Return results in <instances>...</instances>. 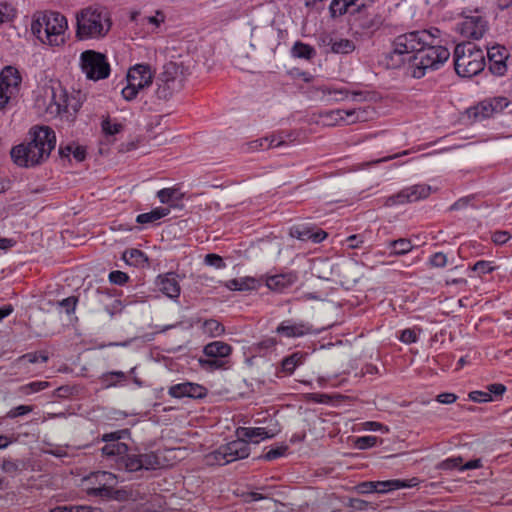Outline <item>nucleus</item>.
Segmentation results:
<instances>
[{
    "instance_id": "nucleus-2",
    "label": "nucleus",
    "mask_w": 512,
    "mask_h": 512,
    "mask_svg": "<svg viewBox=\"0 0 512 512\" xmlns=\"http://www.w3.org/2000/svg\"><path fill=\"white\" fill-rule=\"evenodd\" d=\"M126 436V430H115L102 435V454L106 457H116L118 465L123 466L125 471L136 473L140 470L152 471L160 468V459L155 452L136 454L129 453L128 446L121 442Z\"/></svg>"
},
{
    "instance_id": "nucleus-23",
    "label": "nucleus",
    "mask_w": 512,
    "mask_h": 512,
    "mask_svg": "<svg viewBox=\"0 0 512 512\" xmlns=\"http://www.w3.org/2000/svg\"><path fill=\"white\" fill-rule=\"evenodd\" d=\"M371 0H332L329 6L331 15L341 16L345 13L356 14L362 11Z\"/></svg>"
},
{
    "instance_id": "nucleus-40",
    "label": "nucleus",
    "mask_w": 512,
    "mask_h": 512,
    "mask_svg": "<svg viewBox=\"0 0 512 512\" xmlns=\"http://www.w3.org/2000/svg\"><path fill=\"white\" fill-rule=\"evenodd\" d=\"M343 109L330 110L322 114V118L324 119L327 125H342L343 124Z\"/></svg>"
},
{
    "instance_id": "nucleus-36",
    "label": "nucleus",
    "mask_w": 512,
    "mask_h": 512,
    "mask_svg": "<svg viewBox=\"0 0 512 512\" xmlns=\"http://www.w3.org/2000/svg\"><path fill=\"white\" fill-rule=\"evenodd\" d=\"M125 381L126 376L123 372H108L100 377V384L106 389L121 386Z\"/></svg>"
},
{
    "instance_id": "nucleus-43",
    "label": "nucleus",
    "mask_w": 512,
    "mask_h": 512,
    "mask_svg": "<svg viewBox=\"0 0 512 512\" xmlns=\"http://www.w3.org/2000/svg\"><path fill=\"white\" fill-rule=\"evenodd\" d=\"M496 269V266L493 265V262L480 260L477 261L473 266L472 270L477 273L478 276H483L486 274L492 273Z\"/></svg>"
},
{
    "instance_id": "nucleus-15",
    "label": "nucleus",
    "mask_w": 512,
    "mask_h": 512,
    "mask_svg": "<svg viewBox=\"0 0 512 512\" xmlns=\"http://www.w3.org/2000/svg\"><path fill=\"white\" fill-rule=\"evenodd\" d=\"M508 104L509 101L505 97L488 98L473 107L470 110V116H473L476 121H481L501 112Z\"/></svg>"
},
{
    "instance_id": "nucleus-18",
    "label": "nucleus",
    "mask_w": 512,
    "mask_h": 512,
    "mask_svg": "<svg viewBox=\"0 0 512 512\" xmlns=\"http://www.w3.org/2000/svg\"><path fill=\"white\" fill-rule=\"evenodd\" d=\"M322 93V101L332 104L346 100L350 95L355 101L365 100V92L362 91H349L344 87H337L334 85H323L318 88Z\"/></svg>"
},
{
    "instance_id": "nucleus-32",
    "label": "nucleus",
    "mask_w": 512,
    "mask_h": 512,
    "mask_svg": "<svg viewBox=\"0 0 512 512\" xmlns=\"http://www.w3.org/2000/svg\"><path fill=\"white\" fill-rule=\"evenodd\" d=\"M387 248L390 250L392 256L406 255L414 248L410 239L399 238L397 240H391L387 243Z\"/></svg>"
},
{
    "instance_id": "nucleus-37",
    "label": "nucleus",
    "mask_w": 512,
    "mask_h": 512,
    "mask_svg": "<svg viewBox=\"0 0 512 512\" xmlns=\"http://www.w3.org/2000/svg\"><path fill=\"white\" fill-rule=\"evenodd\" d=\"M276 136H265L260 139L252 140L246 143V152H254L274 147Z\"/></svg>"
},
{
    "instance_id": "nucleus-28",
    "label": "nucleus",
    "mask_w": 512,
    "mask_h": 512,
    "mask_svg": "<svg viewBox=\"0 0 512 512\" xmlns=\"http://www.w3.org/2000/svg\"><path fill=\"white\" fill-rule=\"evenodd\" d=\"M297 280V276L294 273L277 274L267 277L266 286L274 291H282Z\"/></svg>"
},
{
    "instance_id": "nucleus-26",
    "label": "nucleus",
    "mask_w": 512,
    "mask_h": 512,
    "mask_svg": "<svg viewBox=\"0 0 512 512\" xmlns=\"http://www.w3.org/2000/svg\"><path fill=\"white\" fill-rule=\"evenodd\" d=\"M416 485H418V479L416 478L408 480L392 479L374 482V487H376L377 494H385L389 492H394L396 490L413 488L416 487Z\"/></svg>"
},
{
    "instance_id": "nucleus-13",
    "label": "nucleus",
    "mask_w": 512,
    "mask_h": 512,
    "mask_svg": "<svg viewBox=\"0 0 512 512\" xmlns=\"http://www.w3.org/2000/svg\"><path fill=\"white\" fill-rule=\"evenodd\" d=\"M22 78L19 71L12 67H5L0 74V110L5 108L19 92Z\"/></svg>"
},
{
    "instance_id": "nucleus-64",
    "label": "nucleus",
    "mask_w": 512,
    "mask_h": 512,
    "mask_svg": "<svg viewBox=\"0 0 512 512\" xmlns=\"http://www.w3.org/2000/svg\"><path fill=\"white\" fill-rule=\"evenodd\" d=\"M343 114H344V116H342L343 125H352V124L358 123L357 119H356L355 109H350V110L343 109Z\"/></svg>"
},
{
    "instance_id": "nucleus-5",
    "label": "nucleus",
    "mask_w": 512,
    "mask_h": 512,
    "mask_svg": "<svg viewBox=\"0 0 512 512\" xmlns=\"http://www.w3.org/2000/svg\"><path fill=\"white\" fill-rule=\"evenodd\" d=\"M67 19L59 12H45L36 16L31 23L32 33L43 44L60 46L65 42Z\"/></svg>"
},
{
    "instance_id": "nucleus-44",
    "label": "nucleus",
    "mask_w": 512,
    "mask_h": 512,
    "mask_svg": "<svg viewBox=\"0 0 512 512\" xmlns=\"http://www.w3.org/2000/svg\"><path fill=\"white\" fill-rule=\"evenodd\" d=\"M378 438L376 436H360L356 438V441H354V445H356V448L360 450H365L369 448H373L377 445Z\"/></svg>"
},
{
    "instance_id": "nucleus-21",
    "label": "nucleus",
    "mask_w": 512,
    "mask_h": 512,
    "mask_svg": "<svg viewBox=\"0 0 512 512\" xmlns=\"http://www.w3.org/2000/svg\"><path fill=\"white\" fill-rule=\"evenodd\" d=\"M156 287L170 299H177L181 293L178 275L174 272L160 274L155 280Z\"/></svg>"
},
{
    "instance_id": "nucleus-6",
    "label": "nucleus",
    "mask_w": 512,
    "mask_h": 512,
    "mask_svg": "<svg viewBox=\"0 0 512 512\" xmlns=\"http://www.w3.org/2000/svg\"><path fill=\"white\" fill-rule=\"evenodd\" d=\"M453 58L455 71L461 77L475 76L485 67L483 50L471 42L457 44Z\"/></svg>"
},
{
    "instance_id": "nucleus-8",
    "label": "nucleus",
    "mask_w": 512,
    "mask_h": 512,
    "mask_svg": "<svg viewBox=\"0 0 512 512\" xmlns=\"http://www.w3.org/2000/svg\"><path fill=\"white\" fill-rule=\"evenodd\" d=\"M184 84V67L176 62H168L156 80L155 95L159 100L167 101L180 91Z\"/></svg>"
},
{
    "instance_id": "nucleus-11",
    "label": "nucleus",
    "mask_w": 512,
    "mask_h": 512,
    "mask_svg": "<svg viewBox=\"0 0 512 512\" xmlns=\"http://www.w3.org/2000/svg\"><path fill=\"white\" fill-rule=\"evenodd\" d=\"M114 485H116V476L108 471H96L82 479L84 491L93 497H110Z\"/></svg>"
},
{
    "instance_id": "nucleus-42",
    "label": "nucleus",
    "mask_w": 512,
    "mask_h": 512,
    "mask_svg": "<svg viewBox=\"0 0 512 512\" xmlns=\"http://www.w3.org/2000/svg\"><path fill=\"white\" fill-rule=\"evenodd\" d=\"M182 356H177L175 359L163 356V365H165L166 370L170 371V373H180L183 369V364L181 363L183 360Z\"/></svg>"
},
{
    "instance_id": "nucleus-54",
    "label": "nucleus",
    "mask_w": 512,
    "mask_h": 512,
    "mask_svg": "<svg viewBox=\"0 0 512 512\" xmlns=\"http://www.w3.org/2000/svg\"><path fill=\"white\" fill-rule=\"evenodd\" d=\"M361 429L363 431H372V432H387V427L380 422L376 421H366L361 424Z\"/></svg>"
},
{
    "instance_id": "nucleus-53",
    "label": "nucleus",
    "mask_w": 512,
    "mask_h": 512,
    "mask_svg": "<svg viewBox=\"0 0 512 512\" xmlns=\"http://www.w3.org/2000/svg\"><path fill=\"white\" fill-rule=\"evenodd\" d=\"M129 280V276L120 270L109 273V281L116 285H124Z\"/></svg>"
},
{
    "instance_id": "nucleus-22",
    "label": "nucleus",
    "mask_w": 512,
    "mask_h": 512,
    "mask_svg": "<svg viewBox=\"0 0 512 512\" xmlns=\"http://www.w3.org/2000/svg\"><path fill=\"white\" fill-rule=\"evenodd\" d=\"M230 354H202L199 359L200 369L214 373L215 371L227 370L230 368Z\"/></svg>"
},
{
    "instance_id": "nucleus-17",
    "label": "nucleus",
    "mask_w": 512,
    "mask_h": 512,
    "mask_svg": "<svg viewBox=\"0 0 512 512\" xmlns=\"http://www.w3.org/2000/svg\"><path fill=\"white\" fill-rule=\"evenodd\" d=\"M313 331L312 325L302 320L286 319L283 320L275 330L276 335L282 338H300L310 334Z\"/></svg>"
},
{
    "instance_id": "nucleus-9",
    "label": "nucleus",
    "mask_w": 512,
    "mask_h": 512,
    "mask_svg": "<svg viewBox=\"0 0 512 512\" xmlns=\"http://www.w3.org/2000/svg\"><path fill=\"white\" fill-rule=\"evenodd\" d=\"M154 74L147 64H136L128 70L127 85L122 89L121 94L127 101L135 99L140 91L148 88L153 81Z\"/></svg>"
},
{
    "instance_id": "nucleus-50",
    "label": "nucleus",
    "mask_w": 512,
    "mask_h": 512,
    "mask_svg": "<svg viewBox=\"0 0 512 512\" xmlns=\"http://www.w3.org/2000/svg\"><path fill=\"white\" fill-rule=\"evenodd\" d=\"M204 263L217 269H223L226 267L223 258L214 253L207 254L204 258Z\"/></svg>"
},
{
    "instance_id": "nucleus-47",
    "label": "nucleus",
    "mask_w": 512,
    "mask_h": 512,
    "mask_svg": "<svg viewBox=\"0 0 512 512\" xmlns=\"http://www.w3.org/2000/svg\"><path fill=\"white\" fill-rule=\"evenodd\" d=\"M433 361H435L436 366L440 367V370L448 371L452 367V354H437Z\"/></svg>"
},
{
    "instance_id": "nucleus-16",
    "label": "nucleus",
    "mask_w": 512,
    "mask_h": 512,
    "mask_svg": "<svg viewBox=\"0 0 512 512\" xmlns=\"http://www.w3.org/2000/svg\"><path fill=\"white\" fill-rule=\"evenodd\" d=\"M457 31L466 38L480 39L487 30V22L478 15L465 16L463 20L457 23Z\"/></svg>"
},
{
    "instance_id": "nucleus-30",
    "label": "nucleus",
    "mask_w": 512,
    "mask_h": 512,
    "mask_svg": "<svg viewBox=\"0 0 512 512\" xmlns=\"http://www.w3.org/2000/svg\"><path fill=\"white\" fill-rule=\"evenodd\" d=\"M47 361V354H22V356L14 362V368L18 369V371H22V374H30V369H28L29 365H33L37 362L46 363Z\"/></svg>"
},
{
    "instance_id": "nucleus-25",
    "label": "nucleus",
    "mask_w": 512,
    "mask_h": 512,
    "mask_svg": "<svg viewBox=\"0 0 512 512\" xmlns=\"http://www.w3.org/2000/svg\"><path fill=\"white\" fill-rule=\"evenodd\" d=\"M290 234L301 241H311L315 244L325 240L328 235L324 230L306 224L293 226Z\"/></svg>"
},
{
    "instance_id": "nucleus-35",
    "label": "nucleus",
    "mask_w": 512,
    "mask_h": 512,
    "mask_svg": "<svg viewBox=\"0 0 512 512\" xmlns=\"http://www.w3.org/2000/svg\"><path fill=\"white\" fill-rule=\"evenodd\" d=\"M291 54L295 58L311 60L316 55V50L309 44L297 41L294 43Z\"/></svg>"
},
{
    "instance_id": "nucleus-52",
    "label": "nucleus",
    "mask_w": 512,
    "mask_h": 512,
    "mask_svg": "<svg viewBox=\"0 0 512 512\" xmlns=\"http://www.w3.org/2000/svg\"><path fill=\"white\" fill-rule=\"evenodd\" d=\"M31 412V406L29 405H19L11 408L9 412H7L6 417L10 419H15L16 417L23 416L29 414Z\"/></svg>"
},
{
    "instance_id": "nucleus-45",
    "label": "nucleus",
    "mask_w": 512,
    "mask_h": 512,
    "mask_svg": "<svg viewBox=\"0 0 512 512\" xmlns=\"http://www.w3.org/2000/svg\"><path fill=\"white\" fill-rule=\"evenodd\" d=\"M203 328L206 333L212 336H217L224 332L223 325L214 319L206 320L203 324Z\"/></svg>"
},
{
    "instance_id": "nucleus-46",
    "label": "nucleus",
    "mask_w": 512,
    "mask_h": 512,
    "mask_svg": "<svg viewBox=\"0 0 512 512\" xmlns=\"http://www.w3.org/2000/svg\"><path fill=\"white\" fill-rule=\"evenodd\" d=\"M498 397L485 393L482 390H474L469 393V399L475 403H487L496 400Z\"/></svg>"
},
{
    "instance_id": "nucleus-62",
    "label": "nucleus",
    "mask_w": 512,
    "mask_h": 512,
    "mask_svg": "<svg viewBox=\"0 0 512 512\" xmlns=\"http://www.w3.org/2000/svg\"><path fill=\"white\" fill-rule=\"evenodd\" d=\"M345 242L349 249H356L359 248L364 241L361 235L354 234L347 237Z\"/></svg>"
},
{
    "instance_id": "nucleus-56",
    "label": "nucleus",
    "mask_w": 512,
    "mask_h": 512,
    "mask_svg": "<svg viewBox=\"0 0 512 512\" xmlns=\"http://www.w3.org/2000/svg\"><path fill=\"white\" fill-rule=\"evenodd\" d=\"M429 263L433 267L443 268L447 264V256L442 252H436L430 257Z\"/></svg>"
},
{
    "instance_id": "nucleus-7",
    "label": "nucleus",
    "mask_w": 512,
    "mask_h": 512,
    "mask_svg": "<svg viewBox=\"0 0 512 512\" xmlns=\"http://www.w3.org/2000/svg\"><path fill=\"white\" fill-rule=\"evenodd\" d=\"M45 97L48 99L46 113L51 117L74 116L81 107L75 97H70L59 82L45 88Z\"/></svg>"
},
{
    "instance_id": "nucleus-39",
    "label": "nucleus",
    "mask_w": 512,
    "mask_h": 512,
    "mask_svg": "<svg viewBox=\"0 0 512 512\" xmlns=\"http://www.w3.org/2000/svg\"><path fill=\"white\" fill-rule=\"evenodd\" d=\"M421 329L418 327L406 328L399 332L398 339L405 344L416 343L419 339Z\"/></svg>"
},
{
    "instance_id": "nucleus-59",
    "label": "nucleus",
    "mask_w": 512,
    "mask_h": 512,
    "mask_svg": "<svg viewBox=\"0 0 512 512\" xmlns=\"http://www.w3.org/2000/svg\"><path fill=\"white\" fill-rule=\"evenodd\" d=\"M511 234L508 231H496L492 234V241L497 245H503L509 241Z\"/></svg>"
},
{
    "instance_id": "nucleus-55",
    "label": "nucleus",
    "mask_w": 512,
    "mask_h": 512,
    "mask_svg": "<svg viewBox=\"0 0 512 512\" xmlns=\"http://www.w3.org/2000/svg\"><path fill=\"white\" fill-rule=\"evenodd\" d=\"M102 130L108 135H115L122 130V125L112 123L109 119H105L102 121Z\"/></svg>"
},
{
    "instance_id": "nucleus-27",
    "label": "nucleus",
    "mask_w": 512,
    "mask_h": 512,
    "mask_svg": "<svg viewBox=\"0 0 512 512\" xmlns=\"http://www.w3.org/2000/svg\"><path fill=\"white\" fill-rule=\"evenodd\" d=\"M320 41L322 46L330 47V51L336 54H349L355 50V43L349 39L324 35L320 38Z\"/></svg>"
},
{
    "instance_id": "nucleus-48",
    "label": "nucleus",
    "mask_w": 512,
    "mask_h": 512,
    "mask_svg": "<svg viewBox=\"0 0 512 512\" xmlns=\"http://www.w3.org/2000/svg\"><path fill=\"white\" fill-rule=\"evenodd\" d=\"M232 347L222 341H213L207 344L202 352H231Z\"/></svg>"
},
{
    "instance_id": "nucleus-51",
    "label": "nucleus",
    "mask_w": 512,
    "mask_h": 512,
    "mask_svg": "<svg viewBox=\"0 0 512 512\" xmlns=\"http://www.w3.org/2000/svg\"><path fill=\"white\" fill-rule=\"evenodd\" d=\"M285 451H287V446L272 448L266 451L265 455H263V459L266 461L279 459L285 455Z\"/></svg>"
},
{
    "instance_id": "nucleus-4",
    "label": "nucleus",
    "mask_w": 512,
    "mask_h": 512,
    "mask_svg": "<svg viewBox=\"0 0 512 512\" xmlns=\"http://www.w3.org/2000/svg\"><path fill=\"white\" fill-rule=\"evenodd\" d=\"M111 14L103 6H89L76 15V38L85 40H101L112 28Z\"/></svg>"
},
{
    "instance_id": "nucleus-49",
    "label": "nucleus",
    "mask_w": 512,
    "mask_h": 512,
    "mask_svg": "<svg viewBox=\"0 0 512 512\" xmlns=\"http://www.w3.org/2000/svg\"><path fill=\"white\" fill-rule=\"evenodd\" d=\"M78 302L77 296H69L61 301L57 302V306L63 308L67 314H71L75 311Z\"/></svg>"
},
{
    "instance_id": "nucleus-60",
    "label": "nucleus",
    "mask_w": 512,
    "mask_h": 512,
    "mask_svg": "<svg viewBox=\"0 0 512 512\" xmlns=\"http://www.w3.org/2000/svg\"><path fill=\"white\" fill-rule=\"evenodd\" d=\"M355 113L357 122H366L372 118L374 111L367 108H355Z\"/></svg>"
},
{
    "instance_id": "nucleus-33",
    "label": "nucleus",
    "mask_w": 512,
    "mask_h": 512,
    "mask_svg": "<svg viewBox=\"0 0 512 512\" xmlns=\"http://www.w3.org/2000/svg\"><path fill=\"white\" fill-rule=\"evenodd\" d=\"M170 213V209L166 207H157L150 212L139 214L136 217V222L139 224H151L161 218L167 216Z\"/></svg>"
},
{
    "instance_id": "nucleus-61",
    "label": "nucleus",
    "mask_w": 512,
    "mask_h": 512,
    "mask_svg": "<svg viewBox=\"0 0 512 512\" xmlns=\"http://www.w3.org/2000/svg\"><path fill=\"white\" fill-rule=\"evenodd\" d=\"M485 393H490V395L494 397H501L505 392V387L501 383H493L486 387Z\"/></svg>"
},
{
    "instance_id": "nucleus-58",
    "label": "nucleus",
    "mask_w": 512,
    "mask_h": 512,
    "mask_svg": "<svg viewBox=\"0 0 512 512\" xmlns=\"http://www.w3.org/2000/svg\"><path fill=\"white\" fill-rule=\"evenodd\" d=\"M462 459L460 457H450L442 462V469L444 470H459L462 466Z\"/></svg>"
},
{
    "instance_id": "nucleus-14",
    "label": "nucleus",
    "mask_w": 512,
    "mask_h": 512,
    "mask_svg": "<svg viewBox=\"0 0 512 512\" xmlns=\"http://www.w3.org/2000/svg\"><path fill=\"white\" fill-rule=\"evenodd\" d=\"M432 187L426 184H416L406 187L398 193L391 195L385 199L386 207H393L406 203H413L424 200L430 196Z\"/></svg>"
},
{
    "instance_id": "nucleus-3",
    "label": "nucleus",
    "mask_w": 512,
    "mask_h": 512,
    "mask_svg": "<svg viewBox=\"0 0 512 512\" xmlns=\"http://www.w3.org/2000/svg\"><path fill=\"white\" fill-rule=\"evenodd\" d=\"M55 132L48 126H35L29 131V141L11 150V157L20 167L30 168L46 161L55 148Z\"/></svg>"
},
{
    "instance_id": "nucleus-63",
    "label": "nucleus",
    "mask_w": 512,
    "mask_h": 512,
    "mask_svg": "<svg viewBox=\"0 0 512 512\" xmlns=\"http://www.w3.org/2000/svg\"><path fill=\"white\" fill-rule=\"evenodd\" d=\"M123 309L122 302L118 299H114L111 304L105 305V311L111 316L121 312Z\"/></svg>"
},
{
    "instance_id": "nucleus-24",
    "label": "nucleus",
    "mask_w": 512,
    "mask_h": 512,
    "mask_svg": "<svg viewBox=\"0 0 512 512\" xmlns=\"http://www.w3.org/2000/svg\"><path fill=\"white\" fill-rule=\"evenodd\" d=\"M487 57L489 61V70L497 76H502L507 70V53L502 46H493L487 48Z\"/></svg>"
},
{
    "instance_id": "nucleus-10",
    "label": "nucleus",
    "mask_w": 512,
    "mask_h": 512,
    "mask_svg": "<svg viewBox=\"0 0 512 512\" xmlns=\"http://www.w3.org/2000/svg\"><path fill=\"white\" fill-rule=\"evenodd\" d=\"M80 66L82 72L90 80L98 81L106 79L110 75V65L104 54L86 50L80 55Z\"/></svg>"
},
{
    "instance_id": "nucleus-20",
    "label": "nucleus",
    "mask_w": 512,
    "mask_h": 512,
    "mask_svg": "<svg viewBox=\"0 0 512 512\" xmlns=\"http://www.w3.org/2000/svg\"><path fill=\"white\" fill-rule=\"evenodd\" d=\"M168 396L173 399H203L207 396V389L193 382L176 383L168 387Z\"/></svg>"
},
{
    "instance_id": "nucleus-38",
    "label": "nucleus",
    "mask_w": 512,
    "mask_h": 512,
    "mask_svg": "<svg viewBox=\"0 0 512 512\" xmlns=\"http://www.w3.org/2000/svg\"><path fill=\"white\" fill-rule=\"evenodd\" d=\"M296 356H298V354H290L289 357L283 359V362H281V369L277 372V376L283 377L293 374L294 369L298 366V363H300Z\"/></svg>"
},
{
    "instance_id": "nucleus-57",
    "label": "nucleus",
    "mask_w": 512,
    "mask_h": 512,
    "mask_svg": "<svg viewBox=\"0 0 512 512\" xmlns=\"http://www.w3.org/2000/svg\"><path fill=\"white\" fill-rule=\"evenodd\" d=\"M165 20V16L161 11H157L154 16H146L142 19L143 24L147 23L158 28Z\"/></svg>"
},
{
    "instance_id": "nucleus-1",
    "label": "nucleus",
    "mask_w": 512,
    "mask_h": 512,
    "mask_svg": "<svg viewBox=\"0 0 512 512\" xmlns=\"http://www.w3.org/2000/svg\"><path fill=\"white\" fill-rule=\"evenodd\" d=\"M430 36L424 32L398 35L392 49L384 56L388 69H404L406 75L420 79L428 72L440 69L449 59V50L442 45H429Z\"/></svg>"
},
{
    "instance_id": "nucleus-41",
    "label": "nucleus",
    "mask_w": 512,
    "mask_h": 512,
    "mask_svg": "<svg viewBox=\"0 0 512 512\" xmlns=\"http://www.w3.org/2000/svg\"><path fill=\"white\" fill-rule=\"evenodd\" d=\"M46 388H48V382L38 380L23 385L20 391H22L23 395H31L45 390Z\"/></svg>"
},
{
    "instance_id": "nucleus-19",
    "label": "nucleus",
    "mask_w": 512,
    "mask_h": 512,
    "mask_svg": "<svg viewBox=\"0 0 512 512\" xmlns=\"http://www.w3.org/2000/svg\"><path fill=\"white\" fill-rule=\"evenodd\" d=\"M279 431L277 424L272 427H238L236 428V437H238L236 440L259 443L277 436Z\"/></svg>"
},
{
    "instance_id": "nucleus-12",
    "label": "nucleus",
    "mask_w": 512,
    "mask_h": 512,
    "mask_svg": "<svg viewBox=\"0 0 512 512\" xmlns=\"http://www.w3.org/2000/svg\"><path fill=\"white\" fill-rule=\"evenodd\" d=\"M250 455V448L248 442L242 440H233L227 442L211 454V459L215 461L216 465L224 466L227 463L242 460Z\"/></svg>"
},
{
    "instance_id": "nucleus-29",
    "label": "nucleus",
    "mask_w": 512,
    "mask_h": 512,
    "mask_svg": "<svg viewBox=\"0 0 512 512\" xmlns=\"http://www.w3.org/2000/svg\"><path fill=\"white\" fill-rule=\"evenodd\" d=\"M157 197L162 204H168L171 208H179L184 193L178 187L163 188L157 192Z\"/></svg>"
},
{
    "instance_id": "nucleus-31",
    "label": "nucleus",
    "mask_w": 512,
    "mask_h": 512,
    "mask_svg": "<svg viewBox=\"0 0 512 512\" xmlns=\"http://www.w3.org/2000/svg\"><path fill=\"white\" fill-rule=\"evenodd\" d=\"M122 259L131 266L141 267L148 264L147 255L136 248L127 249L123 252Z\"/></svg>"
},
{
    "instance_id": "nucleus-34",
    "label": "nucleus",
    "mask_w": 512,
    "mask_h": 512,
    "mask_svg": "<svg viewBox=\"0 0 512 512\" xmlns=\"http://www.w3.org/2000/svg\"><path fill=\"white\" fill-rule=\"evenodd\" d=\"M258 281L252 277L231 279L226 282V287L232 291H247L256 289Z\"/></svg>"
}]
</instances>
